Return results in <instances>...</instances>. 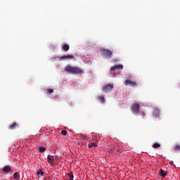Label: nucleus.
<instances>
[{"mask_svg":"<svg viewBox=\"0 0 180 180\" xmlns=\"http://www.w3.org/2000/svg\"><path fill=\"white\" fill-rule=\"evenodd\" d=\"M160 147H161V144L158 143H155L153 144V148H160Z\"/></svg>","mask_w":180,"mask_h":180,"instance_id":"obj_16","label":"nucleus"},{"mask_svg":"<svg viewBox=\"0 0 180 180\" xmlns=\"http://www.w3.org/2000/svg\"><path fill=\"white\" fill-rule=\"evenodd\" d=\"M53 92H54V91L51 89H49L46 90V94H53Z\"/></svg>","mask_w":180,"mask_h":180,"instance_id":"obj_22","label":"nucleus"},{"mask_svg":"<svg viewBox=\"0 0 180 180\" xmlns=\"http://www.w3.org/2000/svg\"><path fill=\"white\" fill-rule=\"evenodd\" d=\"M37 175H41V176H44V172H42L41 169H39V170L37 172Z\"/></svg>","mask_w":180,"mask_h":180,"instance_id":"obj_18","label":"nucleus"},{"mask_svg":"<svg viewBox=\"0 0 180 180\" xmlns=\"http://www.w3.org/2000/svg\"><path fill=\"white\" fill-rule=\"evenodd\" d=\"M111 71H118V70H123L122 65H116L110 68Z\"/></svg>","mask_w":180,"mask_h":180,"instance_id":"obj_8","label":"nucleus"},{"mask_svg":"<svg viewBox=\"0 0 180 180\" xmlns=\"http://www.w3.org/2000/svg\"><path fill=\"white\" fill-rule=\"evenodd\" d=\"M45 180H51V179H45Z\"/></svg>","mask_w":180,"mask_h":180,"instance_id":"obj_26","label":"nucleus"},{"mask_svg":"<svg viewBox=\"0 0 180 180\" xmlns=\"http://www.w3.org/2000/svg\"><path fill=\"white\" fill-rule=\"evenodd\" d=\"M18 127H19V125L18 124V123L14 122L13 124H11L9 127V130H15V129H18Z\"/></svg>","mask_w":180,"mask_h":180,"instance_id":"obj_10","label":"nucleus"},{"mask_svg":"<svg viewBox=\"0 0 180 180\" xmlns=\"http://www.w3.org/2000/svg\"><path fill=\"white\" fill-rule=\"evenodd\" d=\"M174 150H175V151H180V146L179 145L175 146Z\"/></svg>","mask_w":180,"mask_h":180,"instance_id":"obj_21","label":"nucleus"},{"mask_svg":"<svg viewBox=\"0 0 180 180\" xmlns=\"http://www.w3.org/2000/svg\"><path fill=\"white\" fill-rule=\"evenodd\" d=\"M101 54H102L103 57H105V58L110 59V58H112L113 52H112L111 51H110L108 49H103L101 51Z\"/></svg>","mask_w":180,"mask_h":180,"instance_id":"obj_4","label":"nucleus"},{"mask_svg":"<svg viewBox=\"0 0 180 180\" xmlns=\"http://www.w3.org/2000/svg\"><path fill=\"white\" fill-rule=\"evenodd\" d=\"M92 147H94L95 148H96V147H98V145L95 143H91L89 144V148H92Z\"/></svg>","mask_w":180,"mask_h":180,"instance_id":"obj_15","label":"nucleus"},{"mask_svg":"<svg viewBox=\"0 0 180 180\" xmlns=\"http://www.w3.org/2000/svg\"><path fill=\"white\" fill-rule=\"evenodd\" d=\"M39 151L41 153H44V151H46V148H44V147H41L39 148Z\"/></svg>","mask_w":180,"mask_h":180,"instance_id":"obj_20","label":"nucleus"},{"mask_svg":"<svg viewBox=\"0 0 180 180\" xmlns=\"http://www.w3.org/2000/svg\"><path fill=\"white\" fill-rule=\"evenodd\" d=\"M82 139H83V140H88L86 135H82Z\"/></svg>","mask_w":180,"mask_h":180,"instance_id":"obj_24","label":"nucleus"},{"mask_svg":"<svg viewBox=\"0 0 180 180\" xmlns=\"http://www.w3.org/2000/svg\"><path fill=\"white\" fill-rule=\"evenodd\" d=\"M98 101H100V102H102V103H103V102H105V97L103 96H98L97 97Z\"/></svg>","mask_w":180,"mask_h":180,"instance_id":"obj_17","label":"nucleus"},{"mask_svg":"<svg viewBox=\"0 0 180 180\" xmlns=\"http://www.w3.org/2000/svg\"><path fill=\"white\" fill-rule=\"evenodd\" d=\"M13 177H14V179L19 180L20 179V174H19V173L18 172H15L13 174Z\"/></svg>","mask_w":180,"mask_h":180,"instance_id":"obj_14","label":"nucleus"},{"mask_svg":"<svg viewBox=\"0 0 180 180\" xmlns=\"http://www.w3.org/2000/svg\"><path fill=\"white\" fill-rule=\"evenodd\" d=\"M159 175H160V176H163V178H165V176H167V172L164 171L163 169H160Z\"/></svg>","mask_w":180,"mask_h":180,"instance_id":"obj_13","label":"nucleus"},{"mask_svg":"<svg viewBox=\"0 0 180 180\" xmlns=\"http://www.w3.org/2000/svg\"><path fill=\"white\" fill-rule=\"evenodd\" d=\"M169 164L170 165H174V167H175V165L174 164V161H170Z\"/></svg>","mask_w":180,"mask_h":180,"instance_id":"obj_25","label":"nucleus"},{"mask_svg":"<svg viewBox=\"0 0 180 180\" xmlns=\"http://www.w3.org/2000/svg\"><path fill=\"white\" fill-rule=\"evenodd\" d=\"M65 71H67L68 72H71L72 74H84V71L78 68V67H72L71 65H68Z\"/></svg>","mask_w":180,"mask_h":180,"instance_id":"obj_1","label":"nucleus"},{"mask_svg":"<svg viewBox=\"0 0 180 180\" xmlns=\"http://www.w3.org/2000/svg\"><path fill=\"white\" fill-rule=\"evenodd\" d=\"M3 172H11L12 168L10 166H6L2 169Z\"/></svg>","mask_w":180,"mask_h":180,"instance_id":"obj_12","label":"nucleus"},{"mask_svg":"<svg viewBox=\"0 0 180 180\" xmlns=\"http://www.w3.org/2000/svg\"><path fill=\"white\" fill-rule=\"evenodd\" d=\"M131 110L134 115L140 113V105L139 103H133L131 105Z\"/></svg>","mask_w":180,"mask_h":180,"instance_id":"obj_3","label":"nucleus"},{"mask_svg":"<svg viewBox=\"0 0 180 180\" xmlns=\"http://www.w3.org/2000/svg\"><path fill=\"white\" fill-rule=\"evenodd\" d=\"M112 89H113V84H107L106 86H103L102 88V90L104 92H110V91H112Z\"/></svg>","mask_w":180,"mask_h":180,"instance_id":"obj_5","label":"nucleus"},{"mask_svg":"<svg viewBox=\"0 0 180 180\" xmlns=\"http://www.w3.org/2000/svg\"><path fill=\"white\" fill-rule=\"evenodd\" d=\"M124 85H129V86H137V82L134 79H131V77H127V79L125 80Z\"/></svg>","mask_w":180,"mask_h":180,"instance_id":"obj_2","label":"nucleus"},{"mask_svg":"<svg viewBox=\"0 0 180 180\" xmlns=\"http://www.w3.org/2000/svg\"><path fill=\"white\" fill-rule=\"evenodd\" d=\"M61 134H62L63 136H67V131H65V130H62V131H61Z\"/></svg>","mask_w":180,"mask_h":180,"instance_id":"obj_23","label":"nucleus"},{"mask_svg":"<svg viewBox=\"0 0 180 180\" xmlns=\"http://www.w3.org/2000/svg\"><path fill=\"white\" fill-rule=\"evenodd\" d=\"M62 50H64V51L67 52L68 50H70V45L65 44L61 47Z\"/></svg>","mask_w":180,"mask_h":180,"instance_id":"obj_11","label":"nucleus"},{"mask_svg":"<svg viewBox=\"0 0 180 180\" xmlns=\"http://www.w3.org/2000/svg\"><path fill=\"white\" fill-rule=\"evenodd\" d=\"M68 176L70 178V180H74V175L72 174V173H69L68 174Z\"/></svg>","mask_w":180,"mask_h":180,"instance_id":"obj_19","label":"nucleus"},{"mask_svg":"<svg viewBox=\"0 0 180 180\" xmlns=\"http://www.w3.org/2000/svg\"><path fill=\"white\" fill-rule=\"evenodd\" d=\"M153 116L156 118L160 117V110H158V108H155L153 110Z\"/></svg>","mask_w":180,"mask_h":180,"instance_id":"obj_9","label":"nucleus"},{"mask_svg":"<svg viewBox=\"0 0 180 180\" xmlns=\"http://www.w3.org/2000/svg\"><path fill=\"white\" fill-rule=\"evenodd\" d=\"M48 162L49 164H53L56 160H57V158H56L54 155H49L47 157Z\"/></svg>","mask_w":180,"mask_h":180,"instance_id":"obj_7","label":"nucleus"},{"mask_svg":"<svg viewBox=\"0 0 180 180\" xmlns=\"http://www.w3.org/2000/svg\"><path fill=\"white\" fill-rule=\"evenodd\" d=\"M74 58V56L72 55H66L63 56H60L59 58L60 61L65 60H72Z\"/></svg>","mask_w":180,"mask_h":180,"instance_id":"obj_6","label":"nucleus"}]
</instances>
